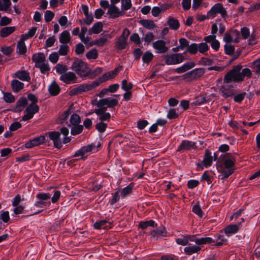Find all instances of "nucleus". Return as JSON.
<instances>
[{
	"label": "nucleus",
	"mask_w": 260,
	"mask_h": 260,
	"mask_svg": "<svg viewBox=\"0 0 260 260\" xmlns=\"http://www.w3.org/2000/svg\"><path fill=\"white\" fill-rule=\"evenodd\" d=\"M222 6L221 3H217L213 5L210 10L208 11L207 14L209 16L214 17L216 14H219L220 9Z\"/></svg>",
	"instance_id": "nucleus-24"
},
{
	"label": "nucleus",
	"mask_w": 260,
	"mask_h": 260,
	"mask_svg": "<svg viewBox=\"0 0 260 260\" xmlns=\"http://www.w3.org/2000/svg\"><path fill=\"white\" fill-rule=\"evenodd\" d=\"M9 212L8 211L1 210L0 211V220L5 223H8L10 220Z\"/></svg>",
	"instance_id": "nucleus-42"
},
{
	"label": "nucleus",
	"mask_w": 260,
	"mask_h": 260,
	"mask_svg": "<svg viewBox=\"0 0 260 260\" xmlns=\"http://www.w3.org/2000/svg\"><path fill=\"white\" fill-rule=\"evenodd\" d=\"M48 91L51 96H56L60 92V87L54 81L49 86Z\"/></svg>",
	"instance_id": "nucleus-21"
},
{
	"label": "nucleus",
	"mask_w": 260,
	"mask_h": 260,
	"mask_svg": "<svg viewBox=\"0 0 260 260\" xmlns=\"http://www.w3.org/2000/svg\"><path fill=\"white\" fill-rule=\"evenodd\" d=\"M198 51L200 53L206 54V53L209 50V47L206 43H201L198 44Z\"/></svg>",
	"instance_id": "nucleus-45"
},
{
	"label": "nucleus",
	"mask_w": 260,
	"mask_h": 260,
	"mask_svg": "<svg viewBox=\"0 0 260 260\" xmlns=\"http://www.w3.org/2000/svg\"><path fill=\"white\" fill-rule=\"evenodd\" d=\"M70 121L73 125L79 124L81 122L80 117L78 114L74 113L71 116Z\"/></svg>",
	"instance_id": "nucleus-46"
},
{
	"label": "nucleus",
	"mask_w": 260,
	"mask_h": 260,
	"mask_svg": "<svg viewBox=\"0 0 260 260\" xmlns=\"http://www.w3.org/2000/svg\"><path fill=\"white\" fill-rule=\"evenodd\" d=\"M235 162L231 159H227L223 162V165L225 169H235Z\"/></svg>",
	"instance_id": "nucleus-53"
},
{
	"label": "nucleus",
	"mask_w": 260,
	"mask_h": 260,
	"mask_svg": "<svg viewBox=\"0 0 260 260\" xmlns=\"http://www.w3.org/2000/svg\"><path fill=\"white\" fill-rule=\"evenodd\" d=\"M157 225L155 221L150 220L148 221H141L140 222L138 228L142 230H146L148 226L154 227Z\"/></svg>",
	"instance_id": "nucleus-30"
},
{
	"label": "nucleus",
	"mask_w": 260,
	"mask_h": 260,
	"mask_svg": "<svg viewBox=\"0 0 260 260\" xmlns=\"http://www.w3.org/2000/svg\"><path fill=\"white\" fill-rule=\"evenodd\" d=\"M36 68H39L41 73L45 74L50 71V68L48 64L45 63L44 62L38 66Z\"/></svg>",
	"instance_id": "nucleus-58"
},
{
	"label": "nucleus",
	"mask_w": 260,
	"mask_h": 260,
	"mask_svg": "<svg viewBox=\"0 0 260 260\" xmlns=\"http://www.w3.org/2000/svg\"><path fill=\"white\" fill-rule=\"evenodd\" d=\"M32 60L35 62V67L43 63L45 61V56L43 53H35L32 56Z\"/></svg>",
	"instance_id": "nucleus-17"
},
{
	"label": "nucleus",
	"mask_w": 260,
	"mask_h": 260,
	"mask_svg": "<svg viewBox=\"0 0 260 260\" xmlns=\"http://www.w3.org/2000/svg\"><path fill=\"white\" fill-rule=\"evenodd\" d=\"M59 79L66 84L78 83V77L76 74L72 72H68L61 75Z\"/></svg>",
	"instance_id": "nucleus-9"
},
{
	"label": "nucleus",
	"mask_w": 260,
	"mask_h": 260,
	"mask_svg": "<svg viewBox=\"0 0 260 260\" xmlns=\"http://www.w3.org/2000/svg\"><path fill=\"white\" fill-rule=\"evenodd\" d=\"M17 49L18 50V53L21 55L24 54L27 51V48L25 42L22 40H19L17 44Z\"/></svg>",
	"instance_id": "nucleus-34"
},
{
	"label": "nucleus",
	"mask_w": 260,
	"mask_h": 260,
	"mask_svg": "<svg viewBox=\"0 0 260 260\" xmlns=\"http://www.w3.org/2000/svg\"><path fill=\"white\" fill-rule=\"evenodd\" d=\"M69 51V46L67 44L61 45L60 46L58 54L62 56L66 55Z\"/></svg>",
	"instance_id": "nucleus-52"
},
{
	"label": "nucleus",
	"mask_w": 260,
	"mask_h": 260,
	"mask_svg": "<svg viewBox=\"0 0 260 260\" xmlns=\"http://www.w3.org/2000/svg\"><path fill=\"white\" fill-rule=\"evenodd\" d=\"M36 198L38 201L34 203V206L37 208H43L49 206L51 204V194L49 193L39 192L37 194Z\"/></svg>",
	"instance_id": "nucleus-4"
},
{
	"label": "nucleus",
	"mask_w": 260,
	"mask_h": 260,
	"mask_svg": "<svg viewBox=\"0 0 260 260\" xmlns=\"http://www.w3.org/2000/svg\"><path fill=\"white\" fill-rule=\"evenodd\" d=\"M101 147V144L100 142H98L97 144L95 143L89 144L86 146L82 147L80 149L76 151L71 157L81 156L80 158L77 159L78 160H84L87 158V156H85L86 153L94 152L95 150H97L96 149L100 148Z\"/></svg>",
	"instance_id": "nucleus-3"
},
{
	"label": "nucleus",
	"mask_w": 260,
	"mask_h": 260,
	"mask_svg": "<svg viewBox=\"0 0 260 260\" xmlns=\"http://www.w3.org/2000/svg\"><path fill=\"white\" fill-rule=\"evenodd\" d=\"M15 77L23 81H29L30 77L29 73L25 70H19L15 73Z\"/></svg>",
	"instance_id": "nucleus-20"
},
{
	"label": "nucleus",
	"mask_w": 260,
	"mask_h": 260,
	"mask_svg": "<svg viewBox=\"0 0 260 260\" xmlns=\"http://www.w3.org/2000/svg\"><path fill=\"white\" fill-rule=\"evenodd\" d=\"M27 100L25 97H21L16 102V108L25 107L27 105Z\"/></svg>",
	"instance_id": "nucleus-55"
},
{
	"label": "nucleus",
	"mask_w": 260,
	"mask_h": 260,
	"mask_svg": "<svg viewBox=\"0 0 260 260\" xmlns=\"http://www.w3.org/2000/svg\"><path fill=\"white\" fill-rule=\"evenodd\" d=\"M151 235L152 237L155 238L156 239L162 237H167L169 236L166 228L163 225L152 231Z\"/></svg>",
	"instance_id": "nucleus-13"
},
{
	"label": "nucleus",
	"mask_w": 260,
	"mask_h": 260,
	"mask_svg": "<svg viewBox=\"0 0 260 260\" xmlns=\"http://www.w3.org/2000/svg\"><path fill=\"white\" fill-rule=\"evenodd\" d=\"M45 136L41 135L40 137L29 140L25 144V147L26 148H31L34 147L44 144L45 142Z\"/></svg>",
	"instance_id": "nucleus-12"
},
{
	"label": "nucleus",
	"mask_w": 260,
	"mask_h": 260,
	"mask_svg": "<svg viewBox=\"0 0 260 260\" xmlns=\"http://www.w3.org/2000/svg\"><path fill=\"white\" fill-rule=\"evenodd\" d=\"M224 49L225 53L229 55H233L235 50L234 46L227 43L224 45Z\"/></svg>",
	"instance_id": "nucleus-44"
},
{
	"label": "nucleus",
	"mask_w": 260,
	"mask_h": 260,
	"mask_svg": "<svg viewBox=\"0 0 260 260\" xmlns=\"http://www.w3.org/2000/svg\"><path fill=\"white\" fill-rule=\"evenodd\" d=\"M196 64L193 61L186 62L182 66L175 69V71L179 74L183 73L186 71L194 68Z\"/></svg>",
	"instance_id": "nucleus-16"
},
{
	"label": "nucleus",
	"mask_w": 260,
	"mask_h": 260,
	"mask_svg": "<svg viewBox=\"0 0 260 260\" xmlns=\"http://www.w3.org/2000/svg\"><path fill=\"white\" fill-rule=\"evenodd\" d=\"M71 69L83 78L88 77L91 74V70L88 64L77 58L73 62Z\"/></svg>",
	"instance_id": "nucleus-1"
},
{
	"label": "nucleus",
	"mask_w": 260,
	"mask_h": 260,
	"mask_svg": "<svg viewBox=\"0 0 260 260\" xmlns=\"http://www.w3.org/2000/svg\"><path fill=\"white\" fill-rule=\"evenodd\" d=\"M103 29V24L101 22H97L93 24L91 29L89 31V35H91L90 31H91L92 33L94 34H99Z\"/></svg>",
	"instance_id": "nucleus-32"
},
{
	"label": "nucleus",
	"mask_w": 260,
	"mask_h": 260,
	"mask_svg": "<svg viewBox=\"0 0 260 260\" xmlns=\"http://www.w3.org/2000/svg\"><path fill=\"white\" fill-rule=\"evenodd\" d=\"M118 100L113 98H103L100 100V106L106 105L108 108H112L118 106Z\"/></svg>",
	"instance_id": "nucleus-14"
},
{
	"label": "nucleus",
	"mask_w": 260,
	"mask_h": 260,
	"mask_svg": "<svg viewBox=\"0 0 260 260\" xmlns=\"http://www.w3.org/2000/svg\"><path fill=\"white\" fill-rule=\"evenodd\" d=\"M107 223H109L110 225L109 228H111L112 223L109 222L106 219L97 221L93 224V228L96 230H100L101 228L107 229L108 227V226L106 225Z\"/></svg>",
	"instance_id": "nucleus-31"
},
{
	"label": "nucleus",
	"mask_w": 260,
	"mask_h": 260,
	"mask_svg": "<svg viewBox=\"0 0 260 260\" xmlns=\"http://www.w3.org/2000/svg\"><path fill=\"white\" fill-rule=\"evenodd\" d=\"M153 55L149 51H147L142 56V60L144 63H149L153 59Z\"/></svg>",
	"instance_id": "nucleus-40"
},
{
	"label": "nucleus",
	"mask_w": 260,
	"mask_h": 260,
	"mask_svg": "<svg viewBox=\"0 0 260 260\" xmlns=\"http://www.w3.org/2000/svg\"><path fill=\"white\" fill-rule=\"evenodd\" d=\"M39 111V107L38 106L33 107L32 105H29L25 110L26 114L22 116L21 121H25L32 118L34 114L38 113Z\"/></svg>",
	"instance_id": "nucleus-11"
},
{
	"label": "nucleus",
	"mask_w": 260,
	"mask_h": 260,
	"mask_svg": "<svg viewBox=\"0 0 260 260\" xmlns=\"http://www.w3.org/2000/svg\"><path fill=\"white\" fill-rule=\"evenodd\" d=\"M166 43L162 40H157L153 43V48L157 50V53H162L166 52L169 48L166 46Z\"/></svg>",
	"instance_id": "nucleus-15"
},
{
	"label": "nucleus",
	"mask_w": 260,
	"mask_h": 260,
	"mask_svg": "<svg viewBox=\"0 0 260 260\" xmlns=\"http://www.w3.org/2000/svg\"><path fill=\"white\" fill-rule=\"evenodd\" d=\"M16 29L15 26H7L1 29L0 35L2 38H6L13 33Z\"/></svg>",
	"instance_id": "nucleus-29"
},
{
	"label": "nucleus",
	"mask_w": 260,
	"mask_h": 260,
	"mask_svg": "<svg viewBox=\"0 0 260 260\" xmlns=\"http://www.w3.org/2000/svg\"><path fill=\"white\" fill-rule=\"evenodd\" d=\"M126 40V39H122L119 37L116 43L117 49L120 50L125 49L127 45Z\"/></svg>",
	"instance_id": "nucleus-37"
},
{
	"label": "nucleus",
	"mask_w": 260,
	"mask_h": 260,
	"mask_svg": "<svg viewBox=\"0 0 260 260\" xmlns=\"http://www.w3.org/2000/svg\"><path fill=\"white\" fill-rule=\"evenodd\" d=\"M83 129V126L82 125H74L71 130V133L73 136H76L81 134Z\"/></svg>",
	"instance_id": "nucleus-38"
},
{
	"label": "nucleus",
	"mask_w": 260,
	"mask_h": 260,
	"mask_svg": "<svg viewBox=\"0 0 260 260\" xmlns=\"http://www.w3.org/2000/svg\"><path fill=\"white\" fill-rule=\"evenodd\" d=\"M4 101L8 103H12L15 102V96L10 92H6L4 93L3 96Z\"/></svg>",
	"instance_id": "nucleus-47"
},
{
	"label": "nucleus",
	"mask_w": 260,
	"mask_h": 260,
	"mask_svg": "<svg viewBox=\"0 0 260 260\" xmlns=\"http://www.w3.org/2000/svg\"><path fill=\"white\" fill-rule=\"evenodd\" d=\"M209 172L208 171H205L202 174L201 181H206L208 184H210L212 182V179L211 176L209 174Z\"/></svg>",
	"instance_id": "nucleus-49"
},
{
	"label": "nucleus",
	"mask_w": 260,
	"mask_h": 260,
	"mask_svg": "<svg viewBox=\"0 0 260 260\" xmlns=\"http://www.w3.org/2000/svg\"><path fill=\"white\" fill-rule=\"evenodd\" d=\"M99 103L100 100L98 101L97 100H95L92 102V105H96L98 108H99V109H95L93 111V112L95 113L96 115L106 113V112L107 110V108L108 107L106 105L100 106Z\"/></svg>",
	"instance_id": "nucleus-23"
},
{
	"label": "nucleus",
	"mask_w": 260,
	"mask_h": 260,
	"mask_svg": "<svg viewBox=\"0 0 260 260\" xmlns=\"http://www.w3.org/2000/svg\"><path fill=\"white\" fill-rule=\"evenodd\" d=\"M123 69V66L119 65L118 67L115 68L113 70L111 71L108 73L109 75L110 78H113L117 75L120 71Z\"/></svg>",
	"instance_id": "nucleus-60"
},
{
	"label": "nucleus",
	"mask_w": 260,
	"mask_h": 260,
	"mask_svg": "<svg viewBox=\"0 0 260 260\" xmlns=\"http://www.w3.org/2000/svg\"><path fill=\"white\" fill-rule=\"evenodd\" d=\"M134 85L132 82L128 83L126 79L122 80L121 88L124 91H129L133 88Z\"/></svg>",
	"instance_id": "nucleus-48"
},
{
	"label": "nucleus",
	"mask_w": 260,
	"mask_h": 260,
	"mask_svg": "<svg viewBox=\"0 0 260 260\" xmlns=\"http://www.w3.org/2000/svg\"><path fill=\"white\" fill-rule=\"evenodd\" d=\"M167 24L172 30H177L180 27V23L178 20L171 16L168 18Z\"/></svg>",
	"instance_id": "nucleus-27"
},
{
	"label": "nucleus",
	"mask_w": 260,
	"mask_h": 260,
	"mask_svg": "<svg viewBox=\"0 0 260 260\" xmlns=\"http://www.w3.org/2000/svg\"><path fill=\"white\" fill-rule=\"evenodd\" d=\"M68 70V68L66 66H63L60 64H57L56 66V71L59 74L63 75V74L66 73Z\"/></svg>",
	"instance_id": "nucleus-57"
},
{
	"label": "nucleus",
	"mask_w": 260,
	"mask_h": 260,
	"mask_svg": "<svg viewBox=\"0 0 260 260\" xmlns=\"http://www.w3.org/2000/svg\"><path fill=\"white\" fill-rule=\"evenodd\" d=\"M212 59L202 57L199 61V64L203 66H211L213 64Z\"/></svg>",
	"instance_id": "nucleus-63"
},
{
	"label": "nucleus",
	"mask_w": 260,
	"mask_h": 260,
	"mask_svg": "<svg viewBox=\"0 0 260 260\" xmlns=\"http://www.w3.org/2000/svg\"><path fill=\"white\" fill-rule=\"evenodd\" d=\"M204 74L205 70L203 68H196L184 74L182 77L183 79L194 80L201 77Z\"/></svg>",
	"instance_id": "nucleus-8"
},
{
	"label": "nucleus",
	"mask_w": 260,
	"mask_h": 260,
	"mask_svg": "<svg viewBox=\"0 0 260 260\" xmlns=\"http://www.w3.org/2000/svg\"><path fill=\"white\" fill-rule=\"evenodd\" d=\"M120 199V194L119 191H117L112 194V198L110 199L108 202L111 206H113Z\"/></svg>",
	"instance_id": "nucleus-51"
},
{
	"label": "nucleus",
	"mask_w": 260,
	"mask_h": 260,
	"mask_svg": "<svg viewBox=\"0 0 260 260\" xmlns=\"http://www.w3.org/2000/svg\"><path fill=\"white\" fill-rule=\"evenodd\" d=\"M196 143L194 142L184 140H182L176 150L177 152H183L185 151H188L191 149H196Z\"/></svg>",
	"instance_id": "nucleus-10"
},
{
	"label": "nucleus",
	"mask_w": 260,
	"mask_h": 260,
	"mask_svg": "<svg viewBox=\"0 0 260 260\" xmlns=\"http://www.w3.org/2000/svg\"><path fill=\"white\" fill-rule=\"evenodd\" d=\"M134 187V183H131L127 186L122 188L120 192V196L121 198L124 199L126 197L129 196L132 193Z\"/></svg>",
	"instance_id": "nucleus-22"
},
{
	"label": "nucleus",
	"mask_w": 260,
	"mask_h": 260,
	"mask_svg": "<svg viewBox=\"0 0 260 260\" xmlns=\"http://www.w3.org/2000/svg\"><path fill=\"white\" fill-rule=\"evenodd\" d=\"M215 242L216 240H214L211 237H202L201 238H199L197 242V245H200L209 244L215 243Z\"/></svg>",
	"instance_id": "nucleus-33"
},
{
	"label": "nucleus",
	"mask_w": 260,
	"mask_h": 260,
	"mask_svg": "<svg viewBox=\"0 0 260 260\" xmlns=\"http://www.w3.org/2000/svg\"><path fill=\"white\" fill-rule=\"evenodd\" d=\"M71 37L70 34L68 30L63 31L59 36V42L62 44L69 43L71 40Z\"/></svg>",
	"instance_id": "nucleus-26"
},
{
	"label": "nucleus",
	"mask_w": 260,
	"mask_h": 260,
	"mask_svg": "<svg viewBox=\"0 0 260 260\" xmlns=\"http://www.w3.org/2000/svg\"><path fill=\"white\" fill-rule=\"evenodd\" d=\"M242 66L238 64L233 67L232 70H230L224 76L223 82L224 83L229 84L232 82H241V78L239 75V71L241 70Z\"/></svg>",
	"instance_id": "nucleus-2"
},
{
	"label": "nucleus",
	"mask_w": 260,
	"mask_h": 260,
	"mask_svg": "<svg viewBox=\"0 0 260 260\" xmlns=\"http://www.w3.org/2000/svg\"><path fill=\"white\" fill-rule=\"evenodd\" d=\"M220 91L222 93V96L224 98H228L231 97L235 94V93L233 91H229L228 89L224 86H222Z\"/></svg>",
	"instance_id": "nucleus-50"
},
{
	"label": "nucleus",
	"mask_w": 260,
	"mask_h": 260,
	"mask_svg": "<svg viewBox=\"0 0 260 260\" xmlns=\"http://www.w3.org/2000/svg\"><path fill=\"white\" fill-rule=\"evenodd\" d=\"M201 249V247L198 245L189 244L187 246L184 248V251L186 254L190 255L195 253H197Z\"/></svg>",
	"instance_id": "nucleus-18"
},
{
	"label": "nucleus",
	"mask_w": 260,
	"mask_h": 260,
	"mask_svg": "<svg viewBox=\"0 0 260 260\" xmlns=\"http://www.w3.org/2000/svg\"><path fill=\"white\" fill-rule=\"evenodd\" d=\"M212 161L213 156H212V153L209 150L207 149L205 151L203 161L201 162L197 163V166L200 169L203 170L204 167L207 168L210 167L212 164Z\"/></svg>",
	"instance_id": "nucleus-7"
},
{
	"label": "nucleus",
	"mask_w": 260,
	"mask_h": 260,
	"mask_svg": "<svg viewBox=\"0 0 260 260\" xmlns=\"http://www.w3.org/2000/svg\"><path fill=\"white\" fill-rule=\"evenodd\" d=\"M206 102L205 95H199L196 97L195 101L192 103L196 106H200Z\"/></svg>",
	"instance_id": "nucleus-39"
},
{
	"label": "nucleus",
	"mask_w": 260,
	"mask_h": 260,
	"mask_svg": "<svg viewBox=\"0 0 260 260\" xmlns=\"http://www.w3.org/2000/svg\"><path fill=\"white\" fill-rule=\"evenodd\" d=\"M148 124L149 122L147 120L145 119H140L137 121V127L139 129L142 130L145 128Z\"/></svg>",
	"instance_id": "nucleus-61"
},
{
	"label": "nucleus",
	"mask_w": 260,
	"mask_h": 260,
	"mask_svg": "<svg viewBox=\"0 0 260 260\" xmlns=\"http://www.w3.org/2000/svg\"><path fill=\"white\" fill-rule=\"evenodd\" d=\"M140 23L143 27L149 30L153 29L157 26L156 24L151 20L142 19L140 21Z\"/></svg>",
	"instance_id": "nucleus-28"
},
{
	"label": "nucleus",
	"mask_w": 260,
	"mask_h": 260,
	"mask_svg": "<svg viewBox=\"0 0 260 260\" xmlns=\"http://www.w3.org/2000/svg\"><path fill=\"white\" fill-rule=\"evenodd\" d=\"M130 41L134 42L136 45H140L141 43V41L139 35L137 33L133 34L130 37Z\"/></svg>",
	"instance_id": "nucleus-56"
},
{
	"label": "nucleus",
	"mask_w": 260,
	"mask_h": 260,
	"mask_svg": "<svg viewBox=\"0 0 260 260\" xmlns=\"http://www.w3.org/2000/svg\"><path fill=\"white\" fill-rule=\"evenodd\" d=\"M54 17V13L50 10L45 12L44 19L46 22L51 21Z\"/></svg>",
	"instance_id": "nucleus-64"
},
{
	"label": "nucleus",
	"mask_w": 260,
	"mask_h": 260,
	"mask_svg": "<svg viewBox=\"0 0 260 260\" xmlns=\"http://www.w3.org/2000/svg\"><path fill=\"white\" fill-rule=\"evenodd\" d=\"M192 211L200 218H202L204 215V212L201 209L199 203H197L193 206Z\"/></svg>",
	"instance_id": "nucleus-41"
},
{
	"label": "nucleus",
	"mask_w": 260,
	"mask_h": 260,
	"mask_svg": "<svg viewBox=\"0 0 260 260\" xmlns=\"http://www.w3.org/2000/svg\"><path fill=\"white\" fill-rule=\"evenodd\" d=\"M235 169H229V170H223L221 172V174H222V177H221V180H225L227 178H228V177L231 175L232 174L234 173V171H235Z\"/></svg>",
	"instance_id": "nucleus-59"
},
{
	"label": "nucleus",
	"mask_w": 260,
	"mask_h": 260,
	"mask_svg": "<svg viewBox=\"0 0 260 260\" xmlns=\"http://www.w3.org/2000/svg\"><path fill=\"white\" fill-rule=\"evenodd\" d=\"M179 114L176 112V110L174 109H171L168 111L167 117L169 119H174L177 118Z\"/></svg>",
	"instance_id": "nucleus-62"
},
{
	"label": "nucleus",
	"mask_w": 260,
	"mask_h": 260,
	"mask_svg": "<svg viewBox=\"0 0 260 260\" xmlns=\"http://www.w3.org/2000/svg\"><path fill=\"white\" fill-rule=\"evenodd\" d=\"M185 60L184 56L181 53H174L167 56L165 64L167 65L178 64Z\"/></svg>",
	"instance_id": "nucleus-6"
},
{
	"label": "nucleus",
	"mask_w": 260,
	"mask_h": 260,
	"mask_svg": "<svg viewBox=\"0 0 260 260\" xmlns=\"http://www.w3.org/2000/svg\"><path fill=\"white\" fill-rule=\"evenodd\" d=\"M46 135L49 139L52 141L54 147L58 149H60L62 147V142L60 138V133L57 131H51L46 133Z\"/></svg>",
	"instance_id": "nucleus-5"
},
{
	"label": "nucleus",
	"mask_w": 260,
	"mask_h": 260,
	"mask_svg": "<svg viewBox=\"0 0 260 260\" xmlns=\"http://www.w3.org/2000/svg\"><path fill=\"white\" fill-rule=\"evenodd\" d=\"M24 84L17 80H13L11 82V87L13 91V92L15 93L18 92L21 89L24 88Z\"/></svg>",
	"instance_id": "nucleus-25"
},
{
	"label": "nucleus",
	"mask_w": 260,
	"mask_h": 260,
	"mask_svg": "<svg viewBox=\"0 0 260 260\" xmlns=\"http://www.w3.org/2000/svg\"><path fill=\"white\" fill-rule=\"evenodd\" d=\"M107 127V124L104 122L101 121L95 125V128L98 131L101 133H103L105 132Z\"/></svg>",
	"instance_id": "nucleus-54"
},
{
	"label": "nucleus",
	"mask_w": 260,
	"mask_h": 260,
	"mask_svg": "<svg viewBox=\"0 0 260 260\" xmlns=\"http://www.w3.org/2000/svg\"><path fill=\"white\" fill-rule=\"evenodd\" d=\"M239 75L241 82H242L244 81L245 77L249 78L251 76L252 74L249 69L244 68L242 70L241 69V70L239 71Z\"/></svg>",
	"instance_id": "nucleus-36"
},
{
	"label": "nucleus",
	"mask_w": 260,
	"mask_h": 260,
	"mask_svg": "<svg viewBox=\"0 0 260 260\" xmlns=\"http://www.w3.org/2000/svg\"><path fill=\"white\" fill-rule=\"evenodd\" d=\"M239 230V227L237 224H230L226 226L223 231L225 234L227 236H229L231 234H235L237 233Z\"/></svg>",
	"instance_id": "nucleus-19"
},
{
	"label": "nucleus",
	"mask_w": 260,
	"mask_h": 260,
	"mask_svg": "<svg viewBox=\"0 0 260 260\" xmlns=\"http://www.w3.org/2000/svg\"><path fill=\"white\" fill-rule=\"evenodd\" d=\"M88 59H95L98 57V51L95 48L92 49L86 54Z\"/></svg>",
	"instance_id": "nucleus-43"
},
{
	"label": "nucleus",
	"mask_w": 260,
	"mask_h": 260,
	"mask_svg": "<svg viewBox=\"0 0 260 260\" xmlns=\"http://www.w3.org/2000/svg\"><path fill=\"white\" fill-rule=\"evenodd\" d=\"M198 44L192 43L190 45L189 44L184 53L188 52L191 54H196L198 52Z\"/></svg>",
	"instance_id": "nucleus-35"
}]
</instances>
